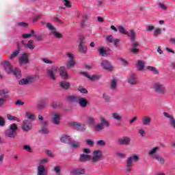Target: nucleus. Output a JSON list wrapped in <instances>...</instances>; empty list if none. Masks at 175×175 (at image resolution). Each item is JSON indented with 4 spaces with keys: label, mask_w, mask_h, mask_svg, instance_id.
<instances>
[{
    "label": "nucleus",
    "mask_w": 175,
    "mask_h": 175,
    "mask_svg": "<svg viewBox=\"0 0 175 175\" xmlns=\"http://www.w3.org/2000/svg\"><path fill=\"white\" fill-rule=\"evenodd\" d=\"M118 29L120 33H122L123 35H126L129 38H130V40L132 43L131 49L130 50L132 54H139L140 53V49H139V44L138 42H135L136 40V31L133 29H130L127 31L125 29L124 27L119 26Z\"/></svg>",
    "instance_id": "f257e3e1"
},
{
    "label": "nucleus",
    "mask_w": 175,
    "mask_h": 175,
    "mask_svg": "<svg viewBox=\"0 0 175 175\" xmlns=\"http://www.w3.org/2000/svg\"><path fill=\"white\" fill-rule=\"evenodd\" d=\"M2 65L5 70L6 73H13L16 76V79H20L21 77V71L18 68H15L13 70V66L10 62L5 61L2 63Z\"/></svg>",
    "instance_id": "f03ea898"
},
{
    "label": "nucleus",
    "mask_w": 175,
    "mask_h": 175,
    "mask_svg": "<svg viewBox=\"0 0 175 175\" xmlns=\"http://www.w3.org/2000/svg\"><path fill=\"white\" fill-rule=\"evenodd\" d=\"M152 88L154 92L159 95H165V94H166V87L165 86V83L163 82H154L153 83Z\"/></svg>",
    "instance_id": "7ed1b4c3"
},
{
    "label": "nucleus",
    "mask_w": 175,
    "mask_h": 175,
    "mask_svg": "<svg viewBox=\"0 0 175 175\" xmlns=\"http://www.w3.org/2000/svg\"><path fill=\"white\" fill-rule=\"evenodd\" d=\"M139 156L137 154H134L131 157H129L126 160V168L125 170L127 173H131L132 172V166H133V161L134 162H137L139 161Z\"/></svg>",
    "instance_id": "20e7f679"
},
{
    "label": "nucleus",
    "mask_w": 175,
    "mask_h": 175,
    "mask_svg": "<svg viewBox=\"0 0 175 175\" xmlns=\"http://www.w3.org/2000/svg\"><path fill=\"white\" fill-rule=\"evenodd\" d=\"M18 129V127L17 126V124L13 123L10 125V128L5 131V136H8V137H10L12 139H14L16 136H17V131Z\"/></svg>",
    "instance_id": "39448f33"
},
{
    "label": "nucleus",
    "mask_w": 175,
    "mask_h": 175,
    "mask_svg": "<svg viewBox=\"0 0 175 175\" xmlns=\"http://www.w3.org/2000/svg\"><path fill=\"white\" fill-rule=\"evenodd\" d=\"M38 120L41 124V129L39 131V133H43V135H49V129H47L49 121L44 120L42 115L38 116Z\"/></svg>",
    "instance_id": "423d86ee"
},
{
    "label": "nucleus",
    "mask_w": 175,
    "mask_h": 175,
    "mask_svg": "<svg viewBox=\"0 0 175 175\" xmlns=\"http://www.w3.org/2000/svg\"><path fill=\"white\" fill-rule=\"evenodd\" d=\"M103 158V154L102 153V151L97 150H94L92 152V157H91V163H98L99 161H102V159Z\"/></svg>",
    "instance_id": "0eeeda50"
},
{
    "label": "nucleus",
    "mask_w": 175,
    "mask_h": 175,
    "mask_svg": "<svg viewBox=\"0 0 175 175\" xmlns=\"http://www.w3.org/2000/svg\"><path fill=\"white\" fill-rule=\"evenodd\" d=\"M57 72L58 66H53L52 68L46 70V75L51 80L55 81V80H57V76L55 75V73Z\"/></svg>",
    "instance_id": "6e6552de"
},
{
    "label": "nucleus",
    "mask_w": 175,
    "mask_h": 175,
    "mask_svg": "<svg viewBox=\"0 0 175 175\" xmlns=\"http://www.w3.org/2000/svg\"><path fill=\"white\" fill-rule=\"evenodd\" d=\"M70 125L74 128V129L78 131V132H84V131L87 129L85 124H83L81 122H72L70 123Z\"/></svg>",
    "instance_id": "1a4fd4ad"
},
{
    "label": "nucleus",
    "mask_w": 175,
    "mask_h": 175,
    "mask_svg": "<svg viewBox=\"0 0 175 175\" xmlns=\"http://www.w3.org/2000/svg\"><path fill=\"white\" fill-rule=\"evenodd\" d=\"M46 27L50 31H52V33L55 36V38H57V39H62V38H63L62 33H60L56 31L55 27H54V26L51 25V23H46Z\"/></svg>",
    "instance_id": "9d476101"
},
{
    "label": "nucleus",
    "mask_w": 175,
    "mask_h": 175,
    "mask_svg": "<svg viewBox=\"0 0 175 175\" xmlns=\"http://www.w3.org/2000/svg\"><path fill=\"white\" fill-rule=\"evenodd\" d=\"M35 80V77L33 76H29L27 77L25 79H22L18 81V84L20 85H27V84H31V83H33Z\"/></svg>",
    "instance_id": "9b49d317"
},
{
    "label": "nucleus",
    "mask_w": 175,
    "mask_h": 175,
    "mask_svg": "<svg viewBox=\"0 0 175 175\" xmlns=\"http://www.w3.org/2000/svg\"><path fill=\"white\" fill-rule=\"evenodd\" d=\"M6 94H9V91L8 90H0V96H3L0 98V107L3 106L5 102H6V99L9 98V96L6 95Z\"/></svg>",
    "instance_id": "f8f14e48"
},
{
    "label": "nucleus",
    "mask_w": 175,
    "mask_h": 175,
    "mask_svg": "<svg viewBox=\"0 0 175 175\" xmlns=\"http://www.w3.org/2000/svg\"><path fill=\"white\" fill-rule=\"evenodd\" d=\"M22 129L25 132H29L32 129V123L29 120H25L22 124Z\"/></svg>",
    "instance_id": "ddd939ff"
},
{
    "label": "nucleus",
    "mask_w": 175,
    "mask_h": 175,
    "mask_svg": "<svg viewBox=\"0 0 175 175\" xmlns=\"http://www.w3.org/2000/svg\"><path fill=\"white\" fill-rule=\"evenodd\" d=\"M22 45L27 50H33L35 49V44H33V40H30L27 42L25 40L21 41Z\"/></svg>",
    "instance_id": "4468645a"
},
{
    "label": "nucleus",
    "mask_w": 175,
    "mask_h": 175,
    "mask_svg": "<svg viewBox=\"0 0 175 175\" xmlns=\"http://www.w3.org/2000/svg\"><path fill=\"white\" fill-rule=\"evenodd\" d=\"M101 66L105 69V70H107V72H112L113 69H114V67H113L111 63L107 60H103L101 62Z\"/></svg>",
    "instance_id": "2eb2a0df"
},
{
    "label": "nucleus",
    "mask_w": 175,
    "mask_h": 175,
    "mask_svg": "<svg viewBox=\"0 0 175 175\" xmlns=\"http://www.w3.org/2000/svg\"><path fill=\"white\" fill-rule=\"evenodd\" d=\"M119 144L121 146H129L131 144V137L128 136L122 137L118 139Z\"/></svg>",
    "instance_id": "dca6fc26"
},
{
    "label": "nucleus",
    "mask_w": 175,
    "mask_h": 175,
    "mask_svg": "<svg viewBox=\"0 0 175 175\" xmlns=\"http://www.w3.org/2000/svg\"><path fill=\"white\" fill-rule=\"evenodd\" d=\"M77 103H79L80 107L85 109V107L88 106V100L84 97H81L80 98H78Z\"/></svg>",
    "instance_id": "f3484780"
},
{
    "label": "nucleus",
    "mask_w": 175,
    "mask_h": 175,
    "mask_svg": "<svg viewBox=\"0 0 175 175\" xmlns=\"http://www.w3.org/2000/svg\"><path fill=\"white\" fill-rule=\"evenodd\" d=\"M61 121V114L54 113L52 115V122L54 125H59Z\"/></svg>",
    "instance_id": "a211bd4d"
},
{
    "label": "nucleus",
    "mask_w": 175,
    "mask_h": 175,
    "mask_svg": "<svg viewBox=\"0 0 175 175\" xmlns=\"http://www.w3.org/2000/svg\"><path fill=\"white\" fill-rule=\"evenodd\" d=\"M109 50H110V49L101 46L97 49V51L99 55H100V57H107L108 55L107 53Z\"/></svg>",
    "instance_id": "6ab92c4d"
},
{
    "label": "nucleus",
    "mask_w": 175,
    "mask_h": 175,
    "mask_svg": "<svg viewBox=\"0 0 175 175\" xmlns=\"http://www.w3.org/2000/svg\"><path fill=\"white\" fill-rule=\"evenodd\" d=\"M28 62H29L28 55H27V53H23L19 57V64H21V65H25L28 64Z\"/></svg>",
    "instance_id": "aec40b11"
},
{
    "label": "nucleus",
    "mask_w": 175,
    "mask_h": 175,
    "mask_svg": "<svg viewBox=\"0 0 175 175\" xmlns=\"http://www.w3.org/2000/svg\"><path fill=\"white\" fill-rule=\"evenodd\" d=\"M85 174V170L81 168L74 169L70 172V175Z\"/></svg>",
    "instance_id": "412c9836"
},
{
    "label": "nucleus",
    "mask_w": 175,
    "mask_h": 175,
    "mask_svg": "<svg viewBox=\"0 0 175 175\" xmlns=\"http://www.w3.org/2000/svg\"><path fill=\"white\" fill-rule=\"evenodd\" d=\"M59 73L60 76L65 79H69V75H68V72H66V68L64 66H61L59 68Z\"/></svg>",
    "instance_id": "4be33fe9"
},
{
    "label": "nucleus",
    "mask_w": 175,
    "mask_h": 175,
    "mask_svg": "<svg viewBox=\"0 0 175 175\" xmlns=\"http://www.w3.org/2000/svg\"><path fill=\"white\" fill-rule=\"evenodd\" d=\"M144 126H150L151 124V118L150 116H144L142 119Z\"/></svg>",
    "instance_id": "5701e85b"
},
{
    "label": "nucleus",
    "mask_w": 175,
    "mask_h": 175,
    "mask_svg": "<svg viewBox=\"0 0 175 175\" xmlns=\"http://www.w3.org/2000/svg\"><path fill=\"white\" fill-rule=\"evenodd\" d=\"M128 81L132 85L137 84V77L135 74H131L129 77Z\"/></svg>",
    "instance_id": "b1692460"
},
{
    "label": "nucleus",
    "mask_w": 175,
    "mask_h": 175,
    "mask_svg": "<svg viewBox=\"0 0 175 175\" xmlns=\"http://www.w3.org/2000/svg\"><path fill=\"white\" fill-rule=\"evenodd\" d=\"M72 138L69 135H63L60 138V142L62 143H66V144H70L71 142Z\"/></svg>",
    "instance_id": "393cba45"
},
{
    "label": "nucleus",
    "mask_w": 175,
    "mask_h": 175,
    "mask_svg": "<svg viewBox=\"0 0 175 175\" xmlns=\"http://www.w3.org/2000/svg\"><path fill=\"white\" fill-rule=\"evenodd\" d=\"M88 161H90V163H91V155L85 154H81L80 155V157H79L80 162H88Z\"/></svg>",
    "instance_id": "a878e982"
},
{
    "label": "nucleus",
    "mask_w": 175,
    "mask_h": 175,
    "mask_svg": "<svg viewBox=\"0 0 175 175\" xmlns=\"http://www.w3.org/2000/svg\"><path fill=\"white\" fill-rule=\"evenodd\" d=\"M37 175H47V172H46V168H44V165H40L38 166Z\"/></svg>",
    "instance_id": "bb28decb"
},
{
    "label": "nucleus",
    "mask_w": 175,
    "mask_h": 175,
    "mask_svg": "<svg viewBox=\"0 0 175 175\" xmlns=\"http://www.w3.org/2000/svg\"><path fill=\"white\" fill-rule=\"evenodd\" d=\"M67 100L70 103H77L79 102V97L75 95H70L67 97Z\"/></svg>",
    "instance_id": "cd10ccee"
},
{
    "label": "nucleus",
    "mask_w": 175,
    "mask_h": 175,
    "mask_svg": "<svg viewBox=\"0 0 175 175\" xmlns=\"http://www.w3.org/2000/svg\"><path fill=\"white\" fill-rule=\"evenodd\" d=\"M153 158L160 163V165H165V158L159 154H155Z\"/></svg>",
    "instance_id": "c85d7f7f"
},
{
    "label": "nucleus",
    "mask_w": 175,
    "mask_h": 175,
    "mask_svg": "<svg viewBox=\"0 0 175 175\" xmlns=\"http://www.w3.org/2000/svg\"><path fill=\"white\" fill-rule=\"evenodd\" d=\"M70 146L72 147V148H80L81 146V142H79V141H72L71 142H70Z\"/></svg>",
    "instance_id": "c756f323"
},
{
    "label": "nucleus",
    "mask_w": 175,
    "mask_h": 175,
    "mask_svg": "<svg viewBox=\"0 0 175 175\" xmlns=\"http://www.w3.org/2000/svg\"><path fill=\"white\" fill-rule=\"evenodd\" d=\"M78 49L79 53H81L82 54H87L88 48L85 44L79 45Z\"/></svg>",
    "instance_id": "7c9ffc66"
},
{
    "label": "nucleus",
    "mask_w": 175,
    "mask_h": 175,
    "mask_svg": "<svg viewBox=\"0 0 175 175\" xmlns=\"http://www.w3.org/2000/svg\"><path fill=\"white\" fill-rule=\"evenodd\" d=\"M60 87L63 88V90H68L69 87H70V83L69 82H66L65 81L60 82Z\"/></svg>",
    "instance_id": "2f4dec72"
},
{
    "label": "nucleus",
    "mask_w": 175,
    "mask_h": 175,
    "mask_svg": "<svg viewBox=\"0 0 175 175\" xmlns=\"http://www.w3.org/2000/svg\"><path fill=\"white\" fill-rule=\"evenodd\" d=\"M35 36V30H31L30 33L23 34L22 38L23 39H28L29 38H32Z\"/></svg>",
    "instance_id": "473e14b6"
},
{
    "label": "nucleus",
    "mask_w": 175,
    "mask_h": 175,
    "mask_svg": "<svg viewBox=\"0 0 175 175\" xmlns=\"http://www.w3.org/2000/svg\"><path fill=\"white\" fill-rule=\"evenodd\" d=\"M112 118L116 121H122V117L120 116V113L115 112L112 113Z\"/></svg>",
    "instance_id": "72a5a7b5"
},
{
    "label": "nucleus",
    "mask_w": 175,
    "mask_h": 175,
    "mask_svg": "<svg viewBox=\"0 0 175 175\" xmlns=\"http://www.w3.org/2000/svg\"><path fill=\"white\" fill-rule=\"evenodd\" d=\"M79 45L85 44V37L83 36H79L77 40Z\"/></svg>",
    "instance_id": "f704fd0d"
},
{
    "label": "nucleus",
    "mask_w": 175,
    "mask_h": 175,
    "mask_svg": "<svg viewBox=\"0 0 175 175\" xmlns=\"http://www.w3.org/2000/svg\"><path fill=\"white\" fill-rule=\"evenodd\" d=\"M100 124L107 128L110 126V123H109V121H107V120L105 119L103 117L100 118Z\"/></svg>",
    "instance_id": "c9c22d12"
},
{
    "label": "nucleus",
    "mask_w": 175,
    "mask_h": 175,
    "mask_svg": "<svg viewBox=\"0 0 175 175\" xmlns=\"http://www.w3.org/2000/svg\"><path fill=\"white\" fill-rule=\"evenodd\" d=\"M144 62L139 60L137 64V68H138V70H143V69H144Z\"/></svg>",
    "instance_id": "e433bc0d"
},
{
    "label": "nucleus",
    "mask_w": 175,
    "mask_h": 175,
    "mask_svg": "<svg viewBox=\"0 0 175 175\" xmlns=\"http://www.w3.org/2000/svg\"><path fill=\"white\" fill-rule=\"evenodd\" d=\"M86 122L89 124V125H94V124H95V118L92 116L88 117Z\"/></svg>",
    "instance_id": "4c0bfd02"
},
{
    "label": "nucleus",
    "mask_w": 175,
    "mask_h": 175,
    "mask_svg": "<svg viewBox=\"0 0 175 175\" xmlns=\"http://www.w3.org/2000/svg\"><path fill=\"white\" fill-rule=\"evenodd\" d=\"M111 90L112 91H116L117 90V79H114L111 82Z\"/></svg>",
    "instance_id": "58836bf2"
},
{
    "label": "nucleus",
    "mask_w": 175,
    "mask_h": 175,
    "mask_svg": "<svg viewBox=\"0 0 175 175\" xmlns=\"http://www.w3.org/2000/svg\"><path fill=\"white\" fill-rule=\"evenodd\" d=\"M159 150V147L157 146L153 148L152 150H150L148 152V155H150V157H154L155 155V154H157V150Z\"/></svg>",
    "instance_id": "ea45409f"
},
{
    "label": "nucleus",
    "mask_w": 175,
    "mask_h": 175,
    "mask_svg": "<svg viewBox=\"0 0 175 175\" xmlns=\"http://www.w3.org/2000/svg\"><path fill=\"white\" fill-rule=\"evenodd\" d=\"M146 69H148V70H150V72H152L154 75H158L159 73L158 70L155 67L148 66H146Z\"/></svg>",
    "instance_id": "a19ab883"
},
{
    "label": "nucleus",
    "mask_w": 175,
    "mask_h": 175,
    "mask_svg": "<svg viewBox=\"0 0 175 175\" xmlns=\"http://www.w3.org/2000/svg\"><path fill=\"white\" fill-rule=\"evenodd\" d=\"M20 54V50H16L14 52H13L10 56V59H14V58H16L18 55Z\"/></svg>",
    "instance_id": "79ce46f5"
},
{
    "label": "nucleus",
    "mask_w": 175,
    "mask_h": 175,
    "mask_svg": "<svg viewBox=\"0 0 175 175\" xmlns=\"http://www.w3.org/2000/svg\"><path fill=\"white\" fill-rule=\"evenodd\" d=\"M75 65H76V62H75V60H69L66 64V66L68 69H70V68H73Z\"/></svg>",
    "instance_id": "37998d69"
},
{
    "label": "nucleus",
    "mask_w": 175,
    "mask_h": 175,
    "mask_svg": "<svg viewBox=\"0 0 175 175\" xmlns=\"http://www.w3.org/2000/svg\"><path fill=\"white\" fill-rule=\"evenodd\" d=\"M26 117L28 118V120H31V121H35V114L33 113L27 112Z\"/></svg>",
    "instance_id": "c03bdc74"
},
{
    "label": "nucleus",
    "mask_w": 175,
    "mask_h": 175,
    "mask_svg": "<svg viewBox=\"0 0 175 175\" xmlns=\"http://www.w3.org/2000/svg\"><path fill=\"white\" fill-rule=\"evenodd\" d=\"M62 106V103H61L59 101L53 102L52 103V107H53V109H58V107H61Z\"/></svg>",
    "instance_id": "a18cd8bd"
},
{
    "label": "nucleus",
    "mask_w": 175,
    "mask_h": 175,
    "mask_svg": "<svg viewBox=\"0 0 175 175\" xmlns=\"http://www.w3.org/2000/svg\"><path fill=\"white\" fill-rule=\"evenodd\" d=\"M95 128H96V131L97 132H100V131L105 129V126L103 124H102L101 123H100V124H98L97 125H96Z\"/></svg>",
    "instance_id": "49530a36"
},
{
    "label": "nucleus",
    "mask_w": 175,
    "mask_h": 175,
    "mask_svg": "<svg viewBox=\"0 0 175 175\" xmlns=\"http://www.w3.org/2000/svg\"><path fill=\"white\" fill-rule=\"evenodd\" d=\"M53 172H55L57 175H61V166L57 165L54 167Z\"/></svg>",
    "instance_id": "de8ad7c7"
},
{
    "label": "nucleus",
    "mask_w": 175,
    "mask_h": 175,
    "mask_svg": "<svg viewBox=\"0 0 175 175\" xmlns=\"http://www.w3.org/2000/svg\"><path fill=\"white\" fill-rule=\"evenodd\" d=\"M49 102V99L47 98H43L40 100V107H44L46 106V104Z\"/></svg>",
    "instance_id": "09e8293b"
},
{
    "label": "nucleus",
    "mask_w": 175,
    "mask_h": 175,
    "mask_svg": "<svg viewBox=\"0 0 175 175\" xmlns=\"http://www.w3.org/2000/svg\"><path fill=\"white\" fill-rule=\"evenodd\" d=\"M161 32H162V29H156L154 31L153 36H154V38L158 37V36L161 35Z\"/></svg>",
    "instance_id": "8fccbe9b"
},
{
    "label": "nucleus",
    "mask_w": 175,
    "mask_h": 175,
    "mask_svg": "<svg viewBox=\"0 0 175 175\" xmlns=\"http://www.w3.org/2000/svg\"><path fill=\"white\" fill-rule=\"evenodd\" d=\"M7 118L10 121H18V118H17V117L13 116L10 115V114H8L7 115Z\"/></svg>",
    "instance_id": "3c124183"
},
{
    "label": "nucleus",
    "mask_w": 175,
    "mask_h": 175,
    "mask_svg": "<svg viewBox=\"0 0 175 175\" xmlns=\"http://www.w3.org/2000/svg\"><path fill=\"white\" fill-rule=\"evenodd\" d=\"M41 61H42V62H44V64H54V62L51 60H49V58L47 57H42L41 58Z\"/></svg>",
    "instance_id": "603ef678"
},
{
    "label": "nucleus",
    "mask_w": 175,
    "mask_h": 175,
    "mask_svg": "<svg viewBox=\"0 0 175 175\" xmlns=\"http://www.w3.org/2000/svg\"><path fill=\"white\" fill-rule=\"evenodd\" d=\"M23 150H25V151H27L28 152H32V148L29 145H24Z\"/></svg>",
    "instance_id": "864d4df0"
},
{
    "label": "nucleus",
    "mask_w": 175,
    "mask_h": 175,
    "mask_svg": "<svg viewBox=\"0 0 175 175\" xmlns=\"http://www.w3.org/2000/svg\"><path fill=\"white\" fill-rule=\"evenodd\" d=\"M96 144L100 147H105V146H106V142L104 140H98L96 142Z\"/></svg>",
    "instance_id": "5fc2aeb1"
},
{
    "label": "nucleus",
    "mask_w": 175,
    "mask_h": 175,
    "mask_svg": "<svg viewBox=\"0 0 175 175\" xmlns=\"http://www.w3.org/2000/svg\"><path fill=\"white\" fill-rule=\"evenodd\" d=\"M114 37H113L111 35H109L106 38V40H107L109 43H113L114 42Z\"/></svg>",
    "instance_id": "6e6d98bb"
},
{
    "label": "nucleus",
    "mask_w": 175,
    "mask_h": 175,
    "mask_svg": "<svg viewBox=\"0 0 175 175\" xmlns=\"http://www.w3.org/2000/svg\"><path fill=\"white\" fill-rule=\"evenodd\" d=\"M85 144L87 146H89V147H94V141H92V139H86Z\"/></svg>",
    "instance_id": "4d7b16f0"
},
{
    "label": "nucleus",
    "mask_w": 175,
    "mask_h": 175,
    "mask_svg": "<svg viewBox=\"0 0 175 175\" xmlns=\"http://www.w3.org/2000/svg\"><path fill=\"white\" fill-rule=\"evenodd\" d=\"M116 156L118 157V158H121L122 159H125V158H126V154L121 153L120 152H118L116 153Z\"/></svg>",
    "instance_id": "13d9d810"
},
{
    "label": "nucleus",
    "mask_w": 175,
    "mask_h": 175,
    "mask_svg": "<svg viewBox=\"0 0 175 175\" xmlns=\"http://www.w3.org/2000/svg\"><path fill=\"white\" fill-rule=\"evenodd\" d=\"M118 59L121 62L122 65H123L124 66H126V65H128V62H126L125 59L122 57H119Z\"/></svg>",
    "instance_id": "bf43d9fd"
},
{
    "label": "nucleus",
    "mask_w": 175,
    "mask_h": 175,
    "mask_svg": "<svg viewBox=\"0 0 175 175\" xmlns=\"http://www.w3.org/2000/svg\"><path fill=\"white\" fill-rule=\"evenodd\" d=\"M18 27H22L23 28H27L28 27V23L24 22H20L17 23Z\"/></svg>",
    "instance_id": "052dcab7"
},
{
    "label": "nucleus",
    "mask_w": 175,
    "mask_h": 175,
    "mask_svg": "<svg viewBox=\"0 0 175 175\" xmlns=\"http://www.w3.org/2000/svg\"><path fill=\"white\" fill-rule=\"evenodd\" d=\"M67 57L68 58V59H70V61H75V55L73 53H67Z\"/></svg>",
    "instance_id": "680f3d73"
},
{
    "label": "nucleus",
    "mask_w": 175,
    "mask_h": 175,
    "mask_svg": "<svg viewBox=\"0 0 175 175\" xmlns=\"http://www.w3.org/2000/svg\"><path fill=\"white\" fill-rule=\"evenodd\" d=\"M78 91L81 92V94H88V91L85 88H78Z\"/></svg>",
    "instance_id": "e2e57ef3"
},
{
    "label": "nucleus",
    "mask_w": 175,
    "mask_h": 175,
    "mask_svg": "<svg viewBox=\"0 0 175 175\" xmlns=\"http://www.w3.org/2000/svg\"><path fill=\"white\" fill-rule=\"evenodd\" d=\"M158 5L163 10H167V7L161 3H159Z\"/></svg>",
    "instance_id": "0e129e2a"
},
{
    "label": "nucleus",
    "mask_w": 175,
    "mask_h": 175,
    "mask_svg": "<svg viewBox=\"0 0 175 175\" xmlns=\"http://www.w3.org/2000/svg\"><path fill=\"white\" fill-rule=\"evenodd\" d=\"M48 161H49V159L47 158L42 159L40 160V165H44V163H47Z\"/></svg>",
    "instance_id": "69168bd1"
},
{
    "label": "nucleus",
    "mask_w": 175,
    "mask_h": 175,
    "mask_svg": "<svg viewBox=\"0 0 175 175\" xmlns=\"http://www.w3.org/2000/svg\"><path fill=\"white\" fill-rule=\"evenodd\" d=\"M5 119H3V118H2V116H0V126H5Z\"/></svg>",
    "instance_id": "338daca9"
},
{
    "label": "nucleus",
    "mask_w": 175,
    "mask_h": 175,
    "mask_svg": "<svg viewBox=\"0 0 175 175\" xmlns=\"http://www.w3.org/2000/svg\"><path fill=\"white\" fill-rule=\"evenodd\" d=\"M64 5L66 6V8L72 7V5H70V1H69L68 0H64Z\"/></svg>",
    "instance_id": "774afa93"
}]
</instances>
